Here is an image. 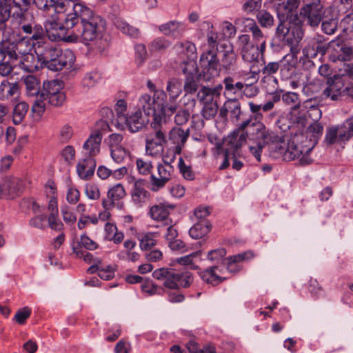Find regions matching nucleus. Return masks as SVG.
<instances>
[{
	"label": "nucleus",
	"mask_w": 353,
	"mask_h": 353,
	"mask_svg": "<svg viewBox=\"0 0 353 353\" xmlns=\"http://www.w3.org/2000/svg\"><path fill=\"white\" fill-rule=\"evenodd\" d=\"M105 20L85 4L74 6L73 12L52 17L45 22V31L52 40L74 42L79 37L93 52L101 53L109 46L103 34Z\"/></svg>",
	"instance_id": "obj_1"
},
{
	"label": "nucleus",
	"mask_w": 353,
	"mask_h": 353,
	"mask_svg": "<svg viewBox=\"0 0 353 353\" xmlns=\"http://www.w3.org/2000/svg\"><path fill=\"white\" fill-rule=\"evenodd\" d=\"M271 6L275 9L280 23L276 28V36L288 45L295 46L303 38V32L299 26H291L288 19L297 7V0H270Z\"/></svg>",
	"instance_id": "obj_2"
},
{
	"label": "nucleus",
	"mask_w": 353,
	"mask_h": 353,
	"mask_svg": "<svg viewBox=\"0 0 353 353\" xmlns=\"http://www.w3.org/2000/svg\"><path fill=\"white\" fill-rule=\"evenodd\" d=\"M34 52L43 68L54 72L60 71L68 65L71 67L75 61V56L72 50L63 51L48 40L35 42Z\"/></svg>",
	"instance_id": "obj_3"
},
{
	"label": "nucleus",
	"mask_w": 353,
	"mask_h": 353,
	"mask_svg": "<svg viewBox=\"0 0 353 353\" xmlns=\"http://www.w3.org/2000/svg\"><path fill=\"white\" fill-rule=\"evenodd\" d=\"M247 139L265 145L271 139V134L262 122L252 121V117L248 116L228 136L229 143L235 150L244 145Z\"/></svg>",
	"instance_id": "obj_4"
},
{
	"label": "nucleus",
	"mask_w": 353,
	"mask_h": 353,
	"mask_svg": "<svg viewBox=\"0 0 353 353\" xmlns=\"http://www.w3.org/2000/svg\"><path fill=\"white\" fill-rule=\"evenodd\" d=\"M307 137L303 133L296 134L288 143L284 159L292 161L299 159L301 165H308L312 162L309 153L312 150H307Z\"/></svg>",
	"instance_id": "obj_5"
},
{
	"label": "nucleus",
	"mask_w": 353,
	"mask_h": 353,
	"mask_svg": "<svg viewBox=\"0 0 353 353\" xmlns=\"http://www.w3.org/2000/svg\"><path fill=\"white\" fill-rule=\"evenodd\" d=\"M353 137V115L342 124L332 125L326 130L325 141L327 144L344 143Z\"/></svg>",
	"instance_id": "obj_6"
},
{
	"label": "nucleus",
	"mask_w": 353,
	"mask_h": 353,
	"mask_svg": "<svg viewBox=\"0 0 353 353\" xmlns=\"http://www.w3.org/2000/svg\"><path fill=\"white\" fill-rule=\"evenodd\" d=\"M202 70L198 74L201 80L210 81L219 74V61L216 53L212 50L203 52L199 60Z\"/></svg>",
	"instance_id": "obj_7"
},
{
	"label": "nucleus",
	"mask_w": 353,
	"mask_h": 353,
	"mask_svg": "<svg viewBox=\"0 0 353 353\" xmlns=\"http://www.w3.org/2000/svg\"><path fill=\"white\" fill-rule=\"evenodd\" d=\"M63 88L62 81L54 79L44 81L39 97L46 98L48 103L53 106H61L65 100V95L62 90Z\"/></svg>",
	"instance_id": "obj_8"
},
{
	"label": "nucleus",
	"mask_w": 353,
	"mask_h": 353,
	"mask_svg": "<svg viewBox=\"0 0 353 353\" xmlns=\"http://www.w3.org/2000/svg\"><path fill=\"white\" fill-rule=\"evenodd\" d=\"M145 153L151 157L161 156L168 142L166 130H152L145 135Z\"/></svg>",
	"instance_id": "obj_9"
},
{
	"label": "nucleus",
	"mask_w": 353,
	"mask_h": 353,
	"mask_svg": "<svg viewBox=\"0 0 353 353\" xmlns=\"http://www.w3.org/2000/svg\"><path fill=\"white\" fill-rule=\"evenodd\" d=\"M149 119L143 115L142 111L137 109L127 115H121V121L117 126L119 129H127L131 133L139 132L148 125Z\"/></svg>",
	"instance_id": "obj_10"
},
{
	"label": "nucleus",
	"mask_w": 353,
	"mask_h": 353,
	"mask_svg": "<svg viewBox=\"0 0 353 353\" xmlns=\"http://www.w3.org/2000/svg\"><path fill=\"white\" fill-rule=\"evenodd\" d=\"M166 98L167 94L163 90L155 91L152 97L148 94H143L138 99V109L143 110L147 117L150 116L159 109Z\"/></svg>",
	"instance_id": "obj_11"
},
{
	"label": "nucleus",
	"mask_w": 353,
	"mask_h": 353,
	"mask_svg": "<svg viewBox=\"0 0 353 353\" xmlns=\"http://www.w3.org/2000/svg\"><path fill=\"white\" fill-rule=\"evenodd\" d=\"M183 73L185 75L183 90L185 95L195 93L199 87L201 79L198 74V67L194 60L183 61L181 65Z\"/></svg>",
	"instance_id": "obj_12"
},
{
	"label": "nucleus",
	"mask_w": 353,
	"mask_h": 353,
	"mask_svg": "<svg viewBox=\"0 0 353 353\" xmlns=\"http://www.w3.org/2000/svg\"><path fill=\"white\" fill-rule=\"evenodd\" d=\"M345 79L343 76L334 74L332 77L327 79L326 87L323 90L322 96L325 99L332 101H339L344 97L345 89Z\"/></svg>",
	"instance_id": "obj_13"
},
{
	"label": "nucleus",
	"mask_w": 353,
	"mask_h": 353,
	"mask_svg": "<svg viewBox=\"0 0 353 353\" xmlns=\"http://www.w3.org/2000/svg\"><path fill=\"white\" fill-rule=\"evenodd\" d=\"M330 50V59L336 62L337 61H345L353 59V47L349 46L343 40L337 38L327 43Z\"/></svg>",
	"instance_id": "obj_14"
},
{
	"label": "nucleus",
	"mask_w": 353,
	"mask_h": 353,
	"mask_svg": "<svg viewBox=\"0 0 353 353\" xmlns=\"http://www.w3.org/2000/svg\"><path fill=\"white\" fill-rule=\"evenodd\" d=\"M174 158L175 157H173L170 159V161H169L168 158L163 157V163L157 165L159 177L151 174L150 179L153 190H157L163 187L171 179L172 174L174 172V168L171 165V163L174 161Z\"/></svg>",
	"instance_id": "obj_15"
},
{
	"label": "nucleus",
	"mask_w": 353,
	"mask_h": 353,
	"mask_svg": "<svg viewBox=\"0 0 353 353\" xmlns=\"http://www.w3.org/2000/svg\"><path fill=\"white\" fill-rule=\"evenodd\" d=\"M19 28L23 33L30 36L32 42L46 41V31L42 26L37 23L33 14L31 18H27L19 23Z\"/></svg>",
	"instance_id": "obj_16"
},
{
	"label": "nucleus",
	"mask_w": 353,
	"mask_h": 353,
	"mask_svg": "<svg viewBox=\"0 0 353 353\" xmlns=\"http://www.w3.org/2000/svg\"><path fill=\"white\" fill-rule=\"evenodd\" d=\"M328 49L327 41L323 36H317L309 40L303 49V54L305 59H313L318 54L323 57Z\"/></svg>",
	"instance_id": "obj_17"
},
{
	"label": "nucleus",
	"mask_w": 353,
	"mask_h": 353,
	"mask_svg": "<svg viewBox=\"0 0 353 353\" xmlns=\"http://www.w3.org/2000/svg\"><path fill=\"white\" fill-rule=\"evenodd\" d=\"M322 8L323 6L319 0H312L301 8L300 14L307 19L312 26H316L321 20Z\"/></svg>",
	"instance_id": "obj_18"
},
{
	"label": "nucleus",
	"mask_w": 353,
	"mask_h": 353,
	"mask_svg": "<svg viewBox=\"0 0 353 353\" xmlns=\"http://www.w3.org/2000/svg\"><path fill=\"white\" fill-rule=\"evenodd\" d=\"M229 114L230 119L232 122L236 123V125L241 123V120H244L245 117L240 102L236 99H228L220 110V114L225 116Z\"/></svg>",
	"instance_id": "obj_19"
},
{
	"label": "nucleus",
	"mask_w": 353,
	"mask_h": 353,
	"mask_svg": "<svg viewBox=\"0 0 353 353\" xmlns=\"http://www.w3.org/2000/svg\"><path fill=\"white\" fill-rule=\"evenodd\" d=\"M157 29L163 35L175 39L183 35L186 30V26L181 21L171 20L158 26Z\"/></svg>",
	"instance_id": "obj_20"
},
{
	"label": "nucleus",
	"mask_w": 353,
	"mask_h": 353,
	"mask_svg": "<svg viewBox=\"0 0 353 353\" xmlns=\"http://www.w3.org/2000/svg\"><path fill=\"white\" fill-rule=\"evenodd\" d=\"M152 276L157 280H163V285L165 288L170 289H176V279L178 278V271L172 268H161L155 270L152 272Z\"/></svg>",
	"instance_id": "obj_21"
},
{
	"label": "nucleus",
	"mask_w": 353,
	"mask_h": 353,
	"mask_svg": "<svg viewBox=\"0 0 353 353\" xmlns=\"http://www.w3.org/2000/svg\"><path fill=\"white\" fill-rule=\"evenodd\" d=\"M152 276L157 280H163V285L165 288L170 289H176V279L178 278V271L172 268H161L155 270L152 272Z\"/></svg>",
	"instance_id": "obj_22"
},
{
	"label": "nucleus",
	"mask_w": 353,
	"mask_h": 353,
	"mask_svg": "<svg viewBox=\"0 0 353 353\" xmlns=\"http://www.w3.org/2000/svg\"><path fill=\"white\" fill-rule=\"evenodd\" d=\"M189 130H183L181 128H173L168 134L169 140L174 145V152L180 154L184 147L188 137Z\"/></svg>",
	"instance_id": "obj_23"
},
{
	"label": "nucleus",
	"mask_w": 353,
	"mask_h": 353,
	"mask_svg": "<svg viewBox=\"0 0 353 353\" xmlns=\"http://www.w3.org/2000/svg\"><path fill=\"white\" fill-rule=\"evenodd\" d=\"M101 140L102 134L100 131L96 130L92 132L83 145L85 153L92 157L98 154L100 152Z\"/></svg>",
	"instance_id": "obj_24"
},
{
	"label": "nucleus",
	"mask_w": 353,
	"mask_h": 353,
	"mask_svg": "<svg viewBox=\"0 0 353 353\" xmlns=\"http://www.w3.org/2000/svg\"><path fill=\"white\" fill-rule=\"evenodd\" d=\"M35 42L30 43L28 40L21 39L15 43L11 50L8 52L9 56L12 59H19L26 54H30V51L33 48L34 50Z\"/></svg>",
	"instance_id": "obj_25"
},
{
	"label": "nucleus",
	"mask_w": 353,
	"mask_h": 353,
	"mask_svg": "<svg viewBox=\"0 0 353 353\" xmlns=\"http://www.w3.org/2000/svg\"><path fill=\"white\" fill-rule=\"evenodd\" d=\"M323 125L318 121H313L307 128L305 133H303L307 137V150H312L322 135Z\"/></svg>",
	"instance_id": "obj_26"
},
{
	"label": "nucleus",
	"mask_w": 353,
	"mask_h": 353,
	"mask_svg": "<svg viewBox=\"0 0 353 353\" xmlns=\"http://www.w3.org/2000/svg\"><path fill=\"white\" fill-rule=\"evenodd\" d=\"M95 168V159L88 156L79 161L77 165V172L81 179H88L94 174Z\"/></svg>",
	"instance_id": "obj_27"
},
{
	"label": "nucleus",
	"mask_w": 353,
	"mask_h": 353,
	"mask_svg": "<svg viewBox=\"0 0 353 353\" xmlns=\"http://www.w3.org/2000/svg\"><path fill=\"white\" fill-rule=\"evenodd\" d=\"M225 87L224 95L228 99H236V97L242 94L243 90V83L238 81L235 82L231 77H228L223 80Z\"/></svg>",
	"instance_id": "obj_28"
},
{
	"label": "nucleus",
	"mask_w": 353,
	"mask_h": 353,
	"mask_svg": "<svg viewBox=\"0 0 353 353\" xmlns=\"http://www.w3.org/2000/svg\"><path fill=\"white\" fill-rule=\"evenodd\" d=\"M221 90V85L215 88L203 87L197 92V98L202 105L216 102L214 99L220 95Z\"/></svg>",
	"instance_id": "obj_29"
},
{
	"label": "nucleus",
	"mask_w": 353,
	"mask_h": 353,
	"mask_svg": "<svg viewBox=\"0 0 353 353\" xmlns=\"http://www.w3.org/2000/svg\"><path fill=\"white\" fill-rule=\"evenodd\" d=\"M20 68L28 72H34L42 68L41 61L33 54H28L19 59Z\"/></svg>",
	"instance_id": "obj_30"
},
{
	"label": "nucleus",
	"mask_w": 353,
	"mask_h": 353,
	"mask_svg": "<svg viewBox=\"0 0 353 353\" xmlns=\"http://www.w3.org/2000/svg\"><path fill=\"white\" fill-rule=\"evenodd\" d=\"M211 229L212 225L209 221H200L192 226L189 230V234L192 239H199L206 236Z\"/></svg>",
	"instance_id": "obj_31"
},
{
	"label": "nucleus",
	"mask_w": 353,
	"mask_h": 353,
	"mask_svg": "<svg viewBox=\"0 0 353 353\" xmlns=\"http://www.w3.org/2000/svg\"><path fill=\"white\" fill-rule=\"evenodd\" d=\"M172 204H160L154 205L150 208V214L152 219L157 221L168 220L166 219L170 214V210L174 208Z\"/></svg>",
	"instance_id": "obj_32"
},
{
	"label": "nucleus",
	"mask_w": 353,
	"mask_h": 353,
	"mask_svg": "<svg viewBox=\"0 0 353 353\" xmlns=\"http://www.w3.org/2000/svg\"><path fill=\"white\" fill-rule=\"evenodd\" d=\"M19 92V85L17 83H10L4 79L0 83V100L8 99Z\"/></svg>",
	"instance_id": "obj_33"
},
{
	"label": "nucleus",
	"mask_w": 353,
	"mask_h": 353,
	"mask_svg": "<svg viewBox=\"0 0 353 353\" xmlns=\"http://www.w3.org/2000/svg\"><path fill=\"white\" fill-rule=\"evenodd\" d=\"M174 49L178 53L184 54L188 61L194 60L196 57V48L195 45L188 41L177 42L174 45Z\"/></svg>",
	"instance_id": "obj_34"
},
{
	"label": "nucleus",
	"mask_w": 353,
	"mask_h": 353,
	"mask_svg": "<svg viewBox=\"0 0 353 353\" xmlns=\"http://www.w3.org/2000/svg\"><path fill=\"white\" fill-rule=\"evenodd\" d=\"M12 7V17L15 19L18 23L27 19L31 18V14L28 11V6H22L21 3L12 1V3L9 4Z\"/></svg>",
	"instance_id": "obj_35"
},
{
	"label": "nucleus",
	"mask_w": 353,
	"mask_h": 353,
	"mask_svg": "<svg viewBox=\"0 0 353 353\" xmlns=\"http://www.w3.org/2000/svg\"><path fill=\"white\" fill-rule=\"evenodd\" d=\"M159 236V232H144L139 234L140 248L142 250H148L157 245V238Z\"/></svg>",
	"instance_id": "obj_36"
},
{
	"label": "nucleus",
	"mask_w": 353,
	"mask_h": 353,
	"mask_svg": "<svg viewBox=\"0 0 353 353\" xmlns=\"http://www.w3.org/2000/svg\"><path fill=\"white\" fill-rule=\"evenodd\" d=\"M114 24L121 32L130 37L138 38L140 36L141 33L138 28L130 25L122 19H116L114 21Z\"/></svg>",
	"instance_id": "obj_37"
},
{
	"label": "nucleus",
	"mask_w": 353,
	"mask_h": 353,
	"mask_svg": "<svg viewBox=\"0 0 353 353\" xmlns=\"http://www.w3.org/2000/svg\"><path fill=\"white\" fill-rule=\"evenodd\" d=\"M166 92L170 102L176 100L182 92L181 81L176 78L170 79L167 82Z\"/></svg>",
	"instance_id": "obj_38"
},
{
	"label": "nucleus",
	"mask_w": 353,
	"mask_h": 353,
	"mask_svg": "<svg viewBox=\"0 0 353 353\" xmlns=\"http://www.w3.org/2000/svg\"><path fill=\"white\" fill-rule=\"evenodd\" d=\"M218 270L217 265H213L201 273V279L203 281L212 285H216L225 279L224 277L218 276L216 270Z\"/></svg>",
	"instance_id": "obj_39"
},
{
	"label": "nucleus",
	"mask_w": 353,
	"mask_h": 353,
	"mask_svg": "<svg viewBox=\"0 0 353 353\" xmlns=\"http://www.w3.org/2000/svg\"><path fill=\"white\" fill-rule=\"evenodd\" d=\"M279 62L273 61L269 62L268 64L265 65L261 70L255 69L254 65H252L250 66V71L252 74V77L256 78V75H257L260 72H261L265 76H270L275 74L279 70Z\"/></svg>",
	"instance_id": "obj_40"
},
{
	"label": "nucleus",
	"mask_w": 353,
	"mask_h": 353,
	"mask_svg": "<svg viewBox=\"0 0 353 353\" xmlns=\"http://www.w3.org/2000/svg\"><path fill=\"white\" fill-rule=\"evenodd\" d=\"M237 57L233 50L226 51L221 59V67L227 72L235 70Z\"/></svg>",
	"instance_id": "obj_41"
},
{
	"label": "nucleus",
	"mask_w": 353,
	"mask_h": 353,
	"mask_svg": "<svg viewBox=\"0 0 353 353\" xmlns=\"http://www.w3.org/2000/svg\"><path fill=\"white\" fill-rule=\"evenodd\" d=\"M28 109L29 105L26 102L23 101L17 103L14 108L12 113L13 123L16 125L20 124L24 119Z\"/></svg>",
	"instance_id": "obj_42"
},
{
	"label": "nucleus",
	"mask_w": 353,
	"mask_h": 353,
	"mask_svg": "<svg viewBox=\"0 0 353 353\" xmlns=\"http://www.w3.org/2000/svg\"><path fill=\"white\" fill-rule=\"evenodd\" d=\"M77 4H83V3H74L72 0H55V5L52 9L57 13L68 14L69 12H73L74 6Z\"/></svg>",
	"instance_id": "obj_43"
},
{
	"label": "nucleus",
	"mask_w": 353,
	"mask_h": 353,
	"mask_svg": "<svg viewBox=\"0 0 353 353\" xmlns=\"http://www.w3.org/2000/svg\"><path fill=\"white\" fill-rule=\"evenodd\" d=\"M24 83L26 85V92L28 96L34 97L40 94L39 81L35 77L32 75H28L24 79Z\"/></svg>",
	"instance_id": "obj_44"
},
{
	"label": "nucleus",
	"mask_w": 353,
	"mask_h": 353,
	"mask_svg": "<svg viewBox=\"0 0 353 353\" xmlns=\"http://www.w3.org/2000/svg\"><path fill=\"white\" fill-rule=\"evenodd\" d=\"M254 257V254L251 251H247L243 253L230 256L225 259L227 261L228 270L232 272V266L237 263L248 261Z\"/></svg>",
	"instance_id": "obj_45"
},
{
	"label": "nucleus",
	"mask_w": 353,
	"mask_h": 353,
	"mask_svg": "<svg viewBox=\"0 0 353 353\" xmlns=\"http://www.w3.org/2000/svg\"><path fill=\"white\" fill-rule=\"evenodd\" d=\"M259 51L257 45H248L243 47L242 58L245 61L254 62L259 57Z\"/></svg>",
	"instance_id": "obj_46"
},
{
	"label": "nucleus",
	"mask_w": 353,
	"mask_h": 353,
	"mask_svg": "<svg viewBox=\"0 0 353 353\" xmlns=\"http://www.w3.org/2000/svg\"><path fill=\"white\" fill-rule=\"evenodd\" d=\"M178 278L176 279L175 283L176 284V288H188L193 283L194 278L193 275L190 272H180L178 271Z\"/></svg>",
	"instance_id": "obj_47"
},
{
	"label": "nucleus",
	"mask_w": 353,
	"mask_h": 353,
	"mask_svg": "<svg viewBox=\"0 0 353 353\" xmlns=\"http://www.w3.org/2000/svg\"><path fill=\"white\" fill-rule=\"evenodd\" d=\"M218 105L216 101L203 105L201 110L202 117L206 120L213 119L217 113Z\"/></svg>",
	"instance_id": "obj_48"
},
{
	"label": "nucleus",
	"mask_w": 353,
	"mask_h": 353,
	"mask_svg": "<svg viewBox=\"0 0 353 353\" xmlns=\"http://www.w3.org/2000/svg\"><path fill=\"white\" fill-rule=\"evenodd\" d=\"M101 79L100 74L97 72H91L85 74L83 80L82 85L88 89L94 87Z\"/></svg>",
	"instance_id": "obj_49"
},
{
	"label": "nucleus",
	"mask_w": 353,
	"mask_h": 353,
	"mask_svg": "<svg viewBox=\"0 0 353 353\" xmlns=\"http://www.w3.org/2000/svg\"><path fill=\"white\" fill-rule=\"evenodd\" d=\"M137 169L138 172L142 175L152 174L153 166L150 161L137 159L136 161Z\"/></svg>",
	"instance_id": "obj_50"
},
{
	"label": "nucleus",
	"mask_w": 353,
	"mask_h": 353,
	"mask_svg": "<svg viewBox=\"0 0 353 353\" xmlns=\"http://www.w3.org/2000/svg\"><path fill=\"white\" fill-rule=\"evenodd\" d=\"M123 137L119 133H112L110 134L105 140L104 143L108 145L110 150L113 148H122L121 142Z\"/></svg>",
	"instance_id": "obj_51"
},
{
	"label": "nucleus",
	"mask_w": 353,
	"mask_h": 353,
	"mask_svg": "<svg viewBox=\"0 0 353 353\" xmlns=\"http://www.w3.org/2000/svg\"><path fill=\"white\" fill-rule=\"evenodd\" d=\"M178 167L184 179L187 180H193L194 179L195 175L191 166L185 164L182 157H180L179 159Z\"/></svg>",
	"instance_id": "obj_52"
},
{
	"label": "nucleus",
	"mask_w": 353,
	"mask_h": 353,
	"mask_svg": "<svg viewBox=\"0 0 353 353\" xmlns=\"http://www.w3.org/2000/svg\"><path fill=\"white\" fill-rule=\"evenodd\" d=\"M32 3L39 10L47 13L52 10L55 0H33Z\"/></svg>",
	"instance_id": "obj_53"
},
{
	"label": "nucleus",
	"mask_w": 353,
	"mask_h": 353,
	"mask_svg": "<svg viewBox=\"0 0 353 353\" xmlns=\"http://www.w3.org/2000/svg\"><path fill=\"white\" fill-rule=\"evenodd\" d=\"M170 46V43L163 37H157L150 44V50L151 52H159L166 49Z\"/></svg>",
	"instance_id": "obj_54"
},
{
	"label": "nucleus",
	"mask_w": 353,
	"mask_h": 353,
	"mask_svg": "<svg viewBox=\"0 0 353 353\" xmlns=\"http://www.w3.org/2000/svg\"><path fill=\"white\" fill-rule=\"evenodd\" d=\"M199 255L198 252L192 253L190 254L178 258L176 262L181 265H190L192 269H197L198 266L196 265V261L194 260Z\"/></svg>",
	"instance_id": "obj_55"
},
{
	"label": "nucleus",
	"mask_w": 353,
	"mask_h": 353,
	"mask_svg": "<svg viewBox=\"0 0 353 353\" xmlns=\"http://www.w3.org/2000/svg\"><path fill=\"white\" fill-rule=\"evenodd\" d=\"M12 7L6 2L0 1V27L12 17Z\"/></svg>",
	"instance_id": "obj_56"
},
{
	"label": "nucleus",
	"mask_w": 353,
	"mask_h": 353,
	"mask_svg": "<svg viewBox=\"0 0 353 353\" xmlns=\"http://www.w3.org/2000/svg\"><path fill=\"white\" fill-rule=\"evenodd\" d=\"M111 157L117 163H121L127 158L128 152L123 148H113L110 150Z\"/></svg>",
	"instance_id": "obj_57"
},
{
	"label": "nucleus",
	"mask_w": 353,
	"mask_h": 353,
	"mask_svg": "<svg viewBox=\"0 0 353 353\" xmlns=\"http://www.w3.org/2000/svg\"><path fill=\"white\" fill-rule=\"evenodd\" d=\"M227 252L225 248H219L210 251L208 253V259L215 263L221 262L225 256Z\"/></svg>",
	"instance_id": "obj_58"
},
{
	"label": "nucleus",
	"mask_w": 353,
	"mask_h": 353,
	"mask_svg": "<svg viewBox=\"0 0 353 353\" xmlns=\"http://www.w3.org/2000/svg\"><path fill=\"white\" fill-rule=\"evenodd\" d=\"M257 19L263 27H271L273 25L274 18L271 14L265 10H261L257 14Z\"/></svg>",
	"instance_id": "obj_59"
},
{
	"label": "nucleus",
	"mask_w": 353,
	"mask_h": 353,
	"mask_svg": "<svg viewBox=\"0 0 353 353\" xmlns=\"http://www.w3.org/2000/svg\"><path fill=\"white\" fill-rule=\"evenodd\" d=\"M212 208L210 206L199 205L194 210V217L200 221L205 219L211 214Z\"/></svg>",
	"instance_id": "obj_60"
},
{
	"label": "nucleus",
	"mask_w": 353,
	"mask_h": 353,
	"mask_svg": "<svg viewBox=\"0 0 353 353\" xmlns=\"http://www.w3.org/2000/svg\"><path fill=\"white\" fill-rule=\"evenodd\" d=\"M147 191L144 188V183L142 180L137 181L132 188L131 194L132 197L145 198Z\"/></svg>",
	"instance_id": "obj_61"
},
{
	"label": "nucleus",
	"mask_w": 353,
	"mask_h": 353,
	"mask_svg": "<svg viewBox=\"0 0 353 353\" xmlns=\"http://www.w3.org/2000/svg\"><path fill=\"white\" fill-rule=\"evenodd\" d=\"M36 99L32 105V111L37 115H41L46 110V98L39 97V94L35 96Z\"/></svg>",
	"instance_id": "obj_62"
},
{
	"label": "nucleus",
	"mask_w": 353,
	"mask_h": 353,
	"mask_svg": "<svg viewBox=\"0 0 353 353\" xmlns=\"http://www.w3.org/2000/svg\"><path fill=\"white\" fill-rule=\"evenodd\" d=\"M63 159L69 165H72L75 159V150L72 145L65 146L61 152Z\"/></svg>",
	"instance_id": "obj_63"
},
{
	"label": "nucleus",
	"mask_w": 353,
	"mask_h": 353,
	"mask_svg": "<svg viewBox=\"0 0 353 353\" xmlns=\"http://www.w3.org/2000/svg\"><path fill=\"white\" fill-rule=\"evenodd\" d=\"M340 28L345 33L353 31V13L347 14L340 22Z\"/></svg>",
	"instance_id": "obj_64"
}]
</instances>
